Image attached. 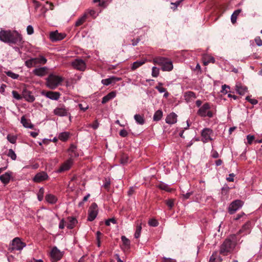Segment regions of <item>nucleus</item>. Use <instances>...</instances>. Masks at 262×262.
<instances>
[{"instance_id": "nucleus-1", "label": "nucleus", "mask_w": 262, "mask_h": 262, "mask_svg": "<svg viewBox=\"0 0 262 262\" xmlns=\"http://www.w3.org/2000/svg\"><path fill=\"white\" fill-rule=\"evenodd\" d=\"M0 40L6 43L19 44L21 42V35L16 31L2 30L0 31Z\"/></svg>"}, {"instance_id": "nucleus-2", "label": "nucleus", "mask_w": 262, "mask_h": 262, "mask_svg": "<svg viewBox=\"0 0 262 262\" xmlns=\"http://www.w3.org/2000/svg\"><path fill=\"white\" fill-rule=\"evenodd\" d=\"M153 62L161 67L163 71H171L173 69V64L171 60L163 57H156L153 59Z\"/></svg>"}, {"instance_id": "nucleus-3", "label": "nucleus", "mask_w": 262, "mask_h": 262, "mask_svg": "<svg viewBox=\"0 0 262 262\" xmlns=\"http://www.w3.org/2000/svg\"><path fill=\"white\" fill-rule=\"evenodd\" d=\"M63 80L62 77L51 74L46 79V84L49 88L54 90L60 84Z\"/></svg>"}, {"instance_id": "nucleus-4", "label": "nucleus", "mask_w": 262, "mask_h": 262, "mask_svg": "<svg viewBox=\"0 0 262 262\" xmlns=\"http://www.w3.org/2000/svg\"><path fill=\"white\" fill-rule=\"evenodd\" d=\"M235 246L234 242L229 239H226L220 247V253L223 255H227L231 253Z\"/></svg>"}, {"instance_id": "nucleus-5", "label": "nucleus", "mask_w": 262, "mask_h": 262, "mask_svg": "<svg viewBox=\"0 0 262 262\" xmlns=\"http://www.w3.org/2000/svg\"><path fill=\"white\" fill-rule=\"evenodd\" d=\"M47 61V59L43 56H39L38 57L31 58L25 61V65L30 68L35 66L37 64H45Z\"/></svg>"}, {"instance_id": "nucleus-6", "label": "nucleus", "mask_w": 262, "mask_h": 262, "mask_svg": "<svg viewBox=\"0 0 262 262\" xmlns=\"http://www.w3.org/2000/svg\"><path fill=\"white\" fill-rule=\"evenodd\" d=\"M26 246L25 243L22 242L18 237L14 238L11 244V246L9 247V250L12 252L13 250H21Z\"/></svg>"}, {"instance_id": "nucleus-7", "label": "nucleus", "mask_w": 262, "mask_h": 262, "mask_svg": "<svg viewBox=\"0 0 262 262\" xmlns=\"http://www.w3.org/2000/svg\"><path fill=\"white\" fill-rule=\"evenodd\" d=\"M210 105L208 103H205L201 106L198 112V114L203 117H208L211 118L213 116V114L209 111Z\"/></svg>"}, {"instance_id": "nucleus-8", "label": "nucleus", "mask_w": 262, "mask_h": 262, "mask_svg": "<svg viewBox=\"0 0 262 262\" xmlns=\"http://www.w3.org/2000/svg\"><path fill=\"white\" fill-rule=\"evenodd\" d=\"M98 212V206L95 203L91 204L89 209L88 220L93 221L96 217Z\"/></svg>"}, {"instance_id": "nucleus-9", "label": "nucleus", "mask_w": 262, "mask_h": 262, "mask_svg": "<svg viewBox=\"0 0 262 262\" xmlns=\"http://www.w3.org/2000/svg\"><path fill=\"white\" fill-rule=\"evenodd\" d=\"M243 205V202L239 200H236L232 202L228 207V212L230 214L234 213L237 210L241 208Z\"/></svg>"}, {"instance_id": "nucleus-10", "label": "nucleus", "mask_w": 262, "mask_h": 262, "mask_svg": "<svg viewBox=\"0 0 262 262\" xmlns=\"http://www.w3.org/2000/svg\"><path fill=\"white\" fill-rule=\"evenodd\" d=\"M73 68L77 70L84 71L86 69V64L81 59H76L71 63Z\"/></svg>"}, {"instance_id": "nucleus-11", "label": "nucleus", "mask_w": 262, "mask_h": 262, "mask_svg": "<svg viewBox=\"0 0 262 262\" xmlns=\"http://www.w3.org/2000/svg\"><path fill=\"white\" fill-rule=\"evenodd\" d=\"M213 132L211 129L209 128L203 129L201 133L202 141L204 143H206L212 140L211 136Z\"/></svg>"}, {"instance_id": "nucleus-12", "label": "nucleus", "mask_w": 262, "mask_h": 262, "mask_svg": "<svg viewBox=\"0 0 262 262\" xmlns=\"http://www.w3.org/2000/svg\"><path fill=\"white\" fill-rule=\"evenodd\" d=\"M53 112L55 115L63 117L68 115L69 110L64 105H60L54 109Z\"/></svg>"}, {"instance_id": "nucleus-13", "label": "nucleus", "mask_w": 262, "mask_h": 262, "mask_svg": "<svg viewBox=\"0 0 262 262\" xmlns=\"http://www.w3.org/2000/svg\"><path fill=\"white\" fill-rule=\"evenodd\" d=\"M48 178L47 173L45 172L42 171L37 173L33 178L34 182L36 183H40L42 181L46 180Z\"/></svg>"}, {"instance_id": "nucleus-14", "label": "nucleus", "mask_w": 262, "mask_h": 262, "mask_svg": "<svg viewBox=\"0 0 262 262\" xmlns=\"http://www.w3.org/2000/svg\"><path fill=\"white\" fill-rule=\"evenodd\" d=\"M51 256L52 259L53 260V262H54L59 260L62 257V254L56 247H54L51 251Z\"/></svg>"}, {"instance_id": "nucleus-15", "label": "nucleus", "mask_w": 262, "mask_h": 262, "mask_svg": "<svg viewBox=\"0 0 262 262\" xmlns=\"http://www.w3.org/2000/svg\"><path fill=\"white\" fill-rule=\"evenodd\" d=\"M48 69L46 67L36 68L33 71V73L36 76L42 77L48 73Z\"/></svg>"}, {"instance_id": "nucleus-16", "label": "nucleus", "mask_w": 262, "mask_h": 262, "mask_svg": "<svg viewBox=\"0 0 262 262\" xmlns=\"http://www.w3.org/2000/svg\"><path fill=\"white\" fill-rule=\"evenodd\" d=\"M121 78L115 76H112L108 78L104 79L101 80V83L105 85H108L113 83L121 80Z\"/></svg>"}, {"instance_id": "nucleus-17", "label": "nucleus", "mask_w": 262, "mask_h": 262, "mask_svg": "<svg viewBox=\"0 0 262 262\" xmlns=\"http://www.w3.org/2000/svg\"><path fill=\"white\" fill-rule=\"evenodd\" d=\"M165 121L169 124H173L177 121V115L174 113H171L166 118Z\"/></svg>"}, {"instance_id": "nucleus-18", "label": "nucleus", "mask_w": 262, "mask_h": 262, "mask_svg": "<svg viewBox=\"0 0 262 262\" xmlns=\"http://www.w3.org/2000/svg\"><path fill=\"white\" fill-rule=\"evenodd\" d=\"M50 37L52 41H57L64 38V35L59 33L57 31H55L51 32Z\"/></svg>"}, {"instance_id": "nucleus-19", "label": "nucleus", "mask_w": 262, "mask_h": 262, "mask_svg": "<svg viewBox=\"0 0 262 262\" xmlns=\"http://www.w3.org/2000/svg\"><path fill=\"white\" fill-rule=\"evenodd\" d=\"M72 163L73 161L72 159H69L61 165L60 168L58 169V171L60 172L69 170L71 167Z\"/></svg>"}, {"instance_id": "nucleus-20", "label": "nucleus", "mask_w": 262, "mask_h": 262, "mask_svg": "<svg viewBox=\"0 0 262 262\" xmlns=\"http://www.w3.org/2000/svg\"><path fill=\"white\" fill-rule=\"evenodd\" d=\"M21 123L25 128H33L34 125L31 123L29 119H27L24 116L21 118Z\"/></svg>"}, {"instance_id": "nucleus-21", "label": "nucleus", "mask_w": 262, "mask_h": 262, "mask_svg": "<svg viewBox=\"0 0 262 262\" xmlns=\"http://www.w3.org/2000/svg\"><path fill=\"white\" fill-rule=\"evenodd\" d=\"M11 177V173L7 172L0 176V180L4 184H7L10 181Z\"/></svg>"}, {"instance_id": "nucleus-22", "label": "nucleus", "mask_w": 262, "mask_h": 262, "mask_svg": "<svg viewBox=\"0 0 262 262\" xmlns=\"http://www.w3.org/2000/svg\"><path fill=\"white\" fill-rule=\"evenodd\" d=\"M116 93L115 92H111L106 96H104L102 100V103L104 104L108 102L109 100L113 99L116 97Z\"/></svg>"}, {"instance_id": "nucleus-23", "label": "nucleus", "mask_w": 262, "mask_h": 262, "mask_svg": "<svg viewBox=\"0 0 262 262\" xmlns=\"http://www.w3.org/2000/svg\"><path fill=\"white\" fill-rule=\"evenodd\" d=\"M46 96L52 100H58L60 95L58 92H49L46 93Z\"/></svg>"}, {"instance_id": "nucleus-24", "label": "nucleus", "mask_w": 262, "mask_h": 262, "mask_svg": "<svg viewBox=\"0 0 262 262\" xmlns=\"http://www.w3.org/2000/svg\"><path fill=\"white\" fill-rule=\"evenodd\" d=\"M236 91L239 95H244L247 91V88L241 84L236 85Z\"/></svg>"}, {"instance_id": "nucleus-25", "label": "nucleus", "mask_w": 262, "mask_h": 262, "mask_svg": "<svg viewBox=\"0 0 262 262\" xmlns=\"http://www.w3.org/2000/svg\"><path fill=\"white\" fill-rule=\"evenodd\" d=\"M145 62H146V59H142L141 60H138V61L134 62L133 63L132 67V69L133 70H136V69H137L139 67L141 66L144 63H145Z\"/></svg>"}, {"instance_id": "nucleus-26", "label": "nucleus", "mask_w": 262, "mask_h": 262, "mask_svg": "<svg viewBox=\"0 0 262 262\" xmlns=\"http://www.w3.org/2000/svg\"><path fill=\"white\" fill-rule=\"evenodd\" d=\"M87 18V14H84L81 17L78 18L75 23V26L78 27L83 24Z\"/></svg>"}, {"instance_id": "nucleus-27", "label": "nucleus", "mask_w": 262, "mask_h": 262, "mask_svg": "<svg viewBox=\"0 0 262 262\" xmlns=\"http://www.w3.org/2000/svg\"><path fill=\"white\" fill-rule=\"evenodd\" d=\"M134 119L136 122L140 125H143L145 122L144 117L140 115L136 114L134 116Z\"/></svg>"}, {"instance_id": "nucleus-28", "label": "nucleus", "mask_w": 262, "mask_h": 262, "mask_svg": "<svg viewBox=\"0 0 262 262\" xmlns=\"http://www.w3.org/2000/svg\"><path fill=\"white\" fill-rule=\"evenodd\" d=\"M241 9H238L234 11L231 16V20L232 24H234L236 21L237 16L241 12Z\"/></svg>"}, {"instance_id": "nucleus-29", "label": "nucleus", "mask_w": 262, "mask_h": 262, "mask_svg": "<svg viewBox=\"0 0 262 262\" xmlns=\"http://www.w3.org/2000/svg\"><path fill=\"white\" fill-rule=\"evenodd\" d=\"M70 137V133L62 132L59 134L58 138L62 141H67Z\"/></svg>"}, {"instance_id": "nucleus-30", "label": "nucleus", "mask_w": 262, "mask_h": 262, "mask_svg": "<svg viewBox=\"0 0 262 262\" xmlns=\"http://www.w3.org/2000/svg\"><path fill=\"white\" fill-rule=\"evenodd\" d=\"M46 200L48 202L51 204L55 203L57 201L56 197L51 194H47L46 196Z\"/></svg>"}, {"instance_id": "nucleus-31", "label": "nucleus", "mask_w": 262, "mask_h": 262, "mask_svg": "<svg viewBox=\"0 0 262 262\" xmlns=\"http://www.w3.org/2000/svg\"><path fill=\"white\" fill-rule=\"evenodd\" d=\"M69 223H68L67 225V228L68 229H73L75 226V224L77 223V220L74 217H69Z\"/></svg>"}, {"instance_id": "nucleus-32", "label": "nucleus", "mask_w": 262, "mask_h": 262, "mask_svg": "<svg viewBox=\"0 0 262 262\" xmlns=\"http://www.w3.org/2000/svg\"><path fill=\"white\" fill-rule=\"evenodd\" d=\"M163 112L161 110H158L154 115L153 119L154 121H159L162 118Z\"/></svg>"}, {"instance_id": "nucleus-33", "label": "nucleus", "mask_w": 262, "mask_h": 262, "mask_svg": "<svg viewBox=\"0 0 262 262\" xmlns=\"http://www.w3.org/2000/svg\"><path fill=\"white\" fill-rule=\"evenodd\" d=\"M24 97L25 99L29 102H33L35 100L34 97L31 95L30 92H26L24 94Z\"/></svg>"}, {"instance_id": "nucleus-34", "label": "nucleus", "mask_w": 262, "mask_h": 262, "mask_svg": "<svg viewBox=\"0 0 262 262\" xmlns=\"http://www.w3.org/2000/svg\"><path fill=\"white\" fill-rule=\"evenodd\" d=\"M158 187L162 190H164L168 192H171L172 190V189L170 188L168 185L164 183H160L158 185Z\"/></svg>"}, {"instance_id": "nucleus-35", "label": "nucleus", "mask_w": 262, "mask_h": 262, "mask_svg": "<svg viewBox=\"0 0 262 262\" xmlns=\"http://www.w3.org/2000/svg\"><path fill=\"white\" fill-rule=\"evenodd\" d=\"M142 229L141 223H137L136 226V229L135 233V237L138 238L140 236V233Z\"/></svg>"}, {"instance_id": "nucleus-36", "label": "nucleus", "mask_w": 262, "mask_h": 262, "mask_svg": "<svg viewBox=\"0 0 262 262\" xmlns=\"http://www.w3.org/2000/svg\"><path fill=\"white\" fill-rule=\"evenodd\" d=\"M250 224L248 223L245 224L243 226L242 229L239 230L240 233L244 232L245 234H247L250 232Z\"/></svg>"}, {"instance_id": "nucleus-37", "label": "nucleus", "mask_w": 262, "mask_h": 262, "mask_svg": "<svg viewBox=\"0 0 262 262\" xmlns=\"http://www.w3.org/2000/svg\"><path fill=\"white\" fill-rule=\"evenodd\" d=\"M5 73L9 77H11V78L13 79H16L18 78L19 75L17 74H15L12 71H5Z\"/></svg>"}, {"instance_id": "nucleus-38", "label": "nucleus", "mask_w": 262, "mask_h": 262, "mask_svg": "<svg viewBox=\"0 0 262 262\" xmlns=\"http://www.w3.org/2000/svg\"><path fill=\"white\" fill-rule=\"evenodd\" d=\"M7 156L10 157L12 160H15L16 159V155L12 149H10L8 150Z\"/></svg>"}, {"instance_id": "nucleus-39", "label": "nucleus", "mask_w": 262, "mask_h": 262, "mask_svg": "<svg viewBox=\"0 0 262 262\" xmlns=\"http://www.w3.org/2000/svg\"><path fill=\"white\" fill-rule=\"evenodd\" d=\"M159 74V69L156 67H153L152 68L151 75L154 77H157Z\"/></svg>"}, {"instance_id": "nucleus-40", "label": "nucleus", "mask_w": 262, "mask_h": 262, "mask_svg": "<svg viewBox=\"0 0 262 262\" xmlns=\"http://www.w3.org/2000/svg\"><path fill=\"white\" fill-rule=\"evenodd\" d=\"M8 140L11 143L14 144L16 142L17 137L15 136L8 135L7 137Z\"/></svg>"}, {"instance_id": "nucleus-41", "label": "nucleus", "mask_w": 262, "mask_h": 262, "mask_svg": "<svg viewBox=\"0 0 262 262\" xmlns=\"http://www.w3.org/2000/svg\"><path fill=\"white\" fill-rule=\"evenodd\" d=\"M44 189L43 188H40L39 192L37 194V197L39 201H41L43 197Z\"/></svg>"}, {"instance_id": "nucleus-42", "label": "nucleus", "mask_w": 262, "mask_h": 262, "mask_svg": "<svg viewBox=\"0 0 262 262\" xmlns=\"http://www.w3.org/2000/svg\"><path fill=\"white\" fill-rule=\"evenodd\" d=\"M160 93L165 92L166 90L162 86L161 83H159V85L155 88Z\"/></svg>"}, {"instance_id": "nucleus-43", "label": "nucleus", "mask_w": 262, "mask_h": 262, "mask_svg": "<svg viewBox=\"0 0 262 262\" xmlns=\"http://www.w3.org/2000/svg\"><path fill=\"white\" fill-rule=\"evenodd\" d=\"M148 224L152 227H156L158 225V222L155 219H150L148 221Z\"/></svg>"}, {"instance_id": "nucleus-44", "label": "nucleus", "mask_w": 262, "mask_h": 262, "mask_svg": "<svg viewBox=\"0 0 262 262\" xmlns=\"http://www.w3.org/2000/svg\"><path fill=\"white\" fill-rule=\"evenodd\" d=\"M12 94L13 97L16 100H19L22 99V97L16 91H13L12 92Z\"/></svg>"}, {"instance_id": "nucleus-45", "label": "nucleus", "mask_w": 262, "mask_h": 262, "mask_svg": "<svg viewBox=\"0 0 262 262\" xmlns=\"http://www.w3.org/2000/svg\"><path fill=\"white\" fill-rule=\"evenodd\" d=\"M121 240L123 243V244L127 247H128L130 245V241L128 239H127L125 236H122L121 237Z\"/></svg>"}, {"instance_id": "nucleus-46", "label": "nucleus", "mask_w": 262, "mask_h": 262, "mask_svg": "<svg viewBox=\"0 0 262 262\" xmlns=\"http://www.w3.org/2000/svg\"><path fill=\"white\" fill-rule=\"evenodd\" d=\"M215 61V59L213 57L209 56L208 57V59L207 60H205L204 61V65H207L209 63L212 62L214 63Z\"/></svg>"}, {"instance_id": "nucleus-47", "label": "nucleus", "mask_w": 262, "mask_h": 262, "mask_svg": "<svg viewBox=\"0 0 262 262\" xmlns=\"http://www.w3.org/2000/svg\"><path fill=\"white\" fill-rule=\"evenodd\" d=\"M254 139L255 137L253 135H248L247 136V139L249 144H251Z\"/></svg>"}, {"instance_id": "nucleus-48", "label": "nucleus", "mask_w": 262, "mask_h": 262, "mask_svg": "<svg viewBox=\"0 0 262 262\" xmlns=\"http://www.w3.org/2000/svg\"><path fill=\"white\" fill-rule=\"evenodd\" d=\"M27 32L28 34L31 35L34 33V29L31 25L28 26L27 27Z\"/></svg>"}, {"instance_id": "nucleus-49", "label": "nucleus", "mask_w": 262, "mask_h": 262, "mask_svg": "<svg viewBox=\"0 0 262 262\" xmlns=\"http://www.w3.org/2000/svg\"><path fill=\"white\" fill-rule=\"evenodd\" d=\"M246 99L247 100H248L252 104H256L258 102L257 100H256L255 99H252V98H250V96H247Z\"/></svg>"}, {"instance_id": "nucleus-50", "label": "nucleus", "mask_w": 262, "mask_h": 262, "mask_svg": "<svg viewBox=\"0 0 262 262\" xmlns=\"http://www.w3.org/2000/svg\"><path fill=\"white\" fill-rule=\"evenodd\" d=\"M110 223L115 224L116 223V221L114 218L110 219L105 221V225L108 226L110 225Z\"/></svg>"}, {"instance_id": "nucleus-51", "label": "nucleus", "mask_w": 262, "mask_h": 262, "mask_svg": "<svg viewBox=\"0 0 262 262\" xmlns=\"http://www.w3.org/2000/svg\"><path fill=\"white\" fill-rule=\"evenodd\" d=\"M211 156L213 158H217L219 157L217 151L214 150H212Z\"/></svg>"}, {"instance_id": "nucleus-52", "label": "nucleus", "mask_w": 262, "mask_h": 262, "mask_svg": "<svg viewBox=\"0 0 262 262\" xmlns=\"http://www.w3.org/2000/svg\"><path fill=\"white\" fill-rule=\"evenodd\" d=\"M166 204L170 208H171L173 206V202L172 200H167L166 201Z\"/></svg>"}, {"instance_id": "nucleus-53", "label": "nucleus", "mask_w": 262, "mask_h": 262, "mask_svg": "<svg viewBox=\"0 0 262 262\" xmlns=\"http://www.w3.org/2000/svg\"><path fill=\"white\" fill-rule=\"evenodd\" d=\"M128 133L127 131L125 129H122L120 131L119 135L123 137H125L127 136Z\"/></svg>"}, {"instance_id": "nucleus-54", "label": "nucleus", "mask_w": 262, "mask_h": 262, "mask_svg": "<svg viewBox=\"0 0 262 262\" xmlns=\"http://www.w3.org/2000/svg\"><path fill=\"white\" fill-rule=\"evenodd\" d=\"M255 41L258 46H262V40L259 37H256Z\"/></svg>"}, {"instance_id": "nucleus-55", "label": "nucleus", "mask_w": 262, "mask_h": 262, "mask_svg": "<svg viewBox=\"0 0 262 262\" xmlns=\"http://www.w3.org/2000/svg\"><path fill=\"white\" fill-rule=\"evenodd\" d=\"M216 252H214L212 256L210 257L209 262H215V256L216 255Z\"/></svg>"}, {"instance_id": "nucleus-56", "label": "nucleus", "mask_w": 262, "mask_h": 262, "mask_svg": "<svg viewBox=\"0 0 262 262\" xmlns=\"http://www.w3.org/2000/svg\"><path fill=\"white\" fill-rule=\"evenodd\" d=\"M229 86L228 85H227L226 84H224V85H223L222 86V91L221 92L222 93H227V90H226L227 89H229Z\"/></svg>"}, {"instance_id": "nucleus-57", "label": "nucleus", "mask_w": 262, "mask_h": 262, "mask_svg": "<svg viewBox=\"0 0 262 262\" xmlns=\"http://www.w3.org/2000/svg\"><path fill=\"white\" fill-rule=\"evenodd\" d=\"M163 262H176V260L174 259L170 258L163 257Z\"/></svg>"}, {"instance_id": "nucleus-58", "label": "nucleus", "mask_w": 262, "mask_h": 262, "mask_svg": "<svg viewBox=\"0 0 262 262\" xmlns=\"http://www.w3.org/2000/svg\"><path fill=\"white\" fill-rule=\"evenodd\" d=\"M234 174L233 173H231L229 174V177L227 178V180L229 182H233Z\"/></svg>"}, {"instance_id": "nucleus-59", "label": "nucleus", "mask_w": 262, "mask_h": 262, "mask_svg": "<svg viewBox=\"0 0 262 262\" xmlns=\"http://www.w3.org/2000/svg\"><path fill=\"white\" fill-rule=\"evenodd\" d=\"M188 97H192V98H195V94L192 92H188L186 93V94Z\"/></svg>"}, {"instance_id": "nucleus-60", "label": "nucleus", "mask_w": 262, "mask_h": 262, "mask_svg": "<svg viewBox=\"0 0 262 262\" xmlns=\"http://www.w3.org/2000/svg\"><path fill=\"white\" fill-rule=\"evenodd\" d=\"M182 1H183V0H180V1H178L175 3H171V4L174 5V6H175L174 9H176L177 8V7L180 4L181 2H182Z\"/></svg>"}, {"instance_id": "nucleus-61", "label": "nucleus", "mask_w": 262, "mask_h": 262, "mask_svg": "<svg viewBox=\"0 0 262 262\" xmlns=\"http://www.w3.org/2000/svg\"><path fill=\"white\" fill-rule=\"evenodd\" d=\"M6 85L5 84H3L0 87V92L1 93H4L5 92V88Z\"/></svg>"}, {"instance_id": "nucleus-62", "label": "nucleus", "mask_w": 262, "mask_h": 262, "mask_svg": "<svg viewBox=\"0 0 262 262\" xmlns=\"http://www.w3.org/2000/svg\"><path fill=\"white\" fill-rule=\"evenodd\" d=\"M78 105L80 109L82 110L83 111H85L88 108V106H86V107H83L82 104H79Z\"/></svg>"}, {"instance_id": "nucleus-63", "label": "nucleus", "mask_w": 262, "mask_h": 262, "mask_svg": "<svg viewBox=\"0 0 262 262\" xmlns=\"http://www.w3.org/2000/svg\"><path fill=\"white\" fill-rule=\"evenodd\" d=\"M30 135L34 138L36 137L37 136V135H38V133L37 132H30Z\"/></svg>"}, {"instance_id": "nucleus-64", "label": "nucleus", "mask_w": 262, "mask_h": 262, "mask_svg": "<svg viewBox=\"0 0 262 262\" xmlns=\"http://www.w3.org/2000/svg\"><path fill=\"white\" fill-rule=\"evenodd\" d=\"M89 13L92 16H93L94 17H96V12L94 10H90L89 11Z\"/></svg>"}]
</instances>
